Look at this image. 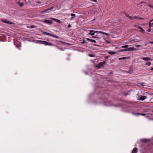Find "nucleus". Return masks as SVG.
<instances>
[{
	"label": "nucleus",
	"mask_w": 153,
	"mask_h": 153,
	"mask_svg": "<svg viewBox=\"0 0 153 153\" xmlns=\"http://www.w3.org/2000/svg\"><path fill=\"white\" fill-rule=\"evenodd\" d=\"M105 63V62H102L97 64L96 67L97 68H100L103 67V65Z\"/></svg>",
	"instance_id": "f257e3e1"
},
{
	"label": "nucleus",
	"mask_w": 153,
	"mask_h": 153,
	"mask_svg": "<svg viewBox=\"0 0 153 153\" xmlns=\"http://www.w3.org/2000/svg\"><path fill=\"white\" fill-rule=\"evenodd\" d=\"M1 21L4 23H6V24H13V23L7 20L6 19H2Z\"/></svg>",
	"instance_id": "f03ea898"
},
{
	"label": "nucleus",
	"mask_w": 153,
	"mask_h": 153,
	"mask_svg": "<svg viewBox=\"0 0 153 153\" xmlns=\"http://www.w3.org/2000/svg\"><path fill=\"white\" fill-rule=\"evenodd\" d=\"M134 27H135L137 28H139L140 29L141 32L143 33H144L145 32V30H144L142 27H141L137 25H134Z\"/></svg>",
	"instance_id": "7ed1b4c3"
},
{
	"label": "nucleus",
	"mask_w": 153,
	"mask_h": 153,
	"mask_svg": "<svg viewBox=\"0 0 153 153\" xmlns=\"http://www.w3.org/2000/svg\"><path fill=\"white\" fill-rule=\"evenodd\" d=\"M140 141L141 142H142L146 143H149L150 142L149 140L148 139L145 138H144L142 139Z\"/></svg>",
	"instance_id": "20e7f679"
},
{
	"label": "nucleus",
	"mask_w": 153,
	"mask_h": 153,
	"mask_svg": "<svg viewBox=\"0 0 153 153\" xmlns=\"http://www.w3.org/2000/svg\"><path fill=\"white\" fill-rule=\"evenodd\" d=\"M39 43L40 44H44L45 45H47L48 42H47V41L42 40H39Z\"/></svg>",
	"instance_id": "39448f33"
},
{
	"label": "nucleus",
	"mask_w": 153,
	"mask_h": 153,
	"mask_svg": "<svg viewBox=\"0 0 153 153\" xmlns=\"http://www.w3.org/2000/svg\"><path fill=\"white\" fill-rule=\"evenodd\" d=\"M124 13L125 14V15L126 17L128 18L129 19H131V20H133L134 19V16L132 17V16H129V15L127 14L126 13H125V12H124Z\"/></svg>",
	"instance_id": "423d86ee"
},
{
	"label": "nucleus",
	"mask_w": 153,
	"mask_h": 153,
	"mask_svg": "<svg viewBox=\"0 0 153 153\" xmlns=\"http://www.w3.org/2000/svg\"><path fill=\"white\" fill-rule=\"evenodd\" d=\"M44 22L49 24H53V22L52 21H50L49 20H45Z\"/></svg>",
	"instance_id": "0eeeda50"
},
{
	"label": "nucleus",
	"mask_w": 153,
	"mask_h": 153,
	"mask_svg": "<svg viewBox=\"0 0 153 153\" xmlns=\"http://www.w3.org/2000/svg\"><path fill=\"white\" fill-rule=\"evenodd\" d=\"M110 101H104V104L106 106H109L110 105Z\"/></svg>",
	"instance_id": "6e6552de"
},
{
	"label": "nucleus",
	"mask_w": 153,
	"mask_h": 153,
	"mask_svg": "<svg viewBox=\"0 0 153 153\" xmlns=\"http://www.w3.org/2000/svg\"><path fill=\"white\" fill-rule=\"evenodd\" d=\"M147 98V97L146 96H141V97H140L139 98V100H144L145 99H146Z\"/></svg>",
	"instance_id": "1a4fd4ad"
},
{
	"label": "nucleus",
	"mask_w": 153,
	"mask_h": 153,
	"mask_svg": "<svg viewBox=\"0 0 153 153\" xmlns=\"http://www.w3.org/2000/svg\"><path fill=\"white\" fill-rule=\"evenodd\" d=\"M108 97V95L107 94H104L101 98L103 100L106 99Z\"/></svg>",
	"instance_id": "9d476101"
},
{
	"label": "nucleus",
	"mask_w": 153,
	"mask_h": 153,
	"mask_svg": "<svg viewBox=\"0 0 153 153\" xmlns=\"http://www.w3.org/2000/svg\"><path fill=\"white\" fill-rule=\"evenodd\" d=\"M90 32L88 34V35H91V36H93L94 35L95 33L94 32V30H91L90 31Z\"/></svg>",
	"instance_id": "9b49d317"
},
{
	"label": "nucleus",
	"mask_w": 153,
	"mask_h": 153,
	"mask_svg": "<svg viewBox=\"0 0 153 153\" xmlns=\"http://www.w3.org/2000/svg\"><path fill=\"white\" fill-rule=\"evenodd\" d=\"M137 149L136 147L134 148L132 151V153H137Z\"/></svg>",
	"instance_id": "f8f14e48"
},
{
	"label": "nucleus",
	"mask_w": 153,
	"mask_h": 153,
	"mask_svg": "<svg viewBox=\"0 0 153 153\" xmlns=\"http://www.w3.org/2000/svg\"><path fill=\"white\" fill-rule=\"evenodd\" d=\"M53 8V7H51L50 8H48L46 10H44L43 11H42L41 12V13H44L46 12H47L48 11H49V10H51V9H52Z\"/></svg>",
	"instance_id": "ddd939ff"
},
{
	"label": "nucleus",
	"mask_w": 153,
	"mask_h": 153,
	"mask_svg": "<svg viewBox=\"0 0 153 153\" xmlns=\"http://www.w3.org/2000/svg\"><path fill=\"white\" fill-rule=\"evenodd\" d=\"M53 8V7H51L50 8H48L46 10H44L43 11H42L41 12V13H44L46 12H47L48 11H49V10H51V9H52Z\"/></svg>",
	"instance_id": "4468645a"
},
{
	"label": "nucleus",
	"mask_w": 153,
	"mask_h": 153,
	"mask_svg": "<svg viewBox=\"0 0 153 153\" xmlns=\"http://www.w3.org/2000/svg\"><path fill=\"white\" fill-rule=\"evenodd\" d=\"M98 33H102L103 34H105V35H107V36H108L109 35V34L108 33H105L104 32L98 31Z\"/></svg>",
	"instance_id": "2eb2a0df"
},
{
	"label": "nucleus",
	"mask_w": 153,
	"mask_h": 153,
	"mask_svg": "<svg viewBox=\"0 0 153 153\" xmlns=\"http://www.w3.org/2000/svg\"><path fill=\"white\" fill-rule=\"evenodd\" d=\"M108 53L112 55L117 53V52H116L111 51L108 52Z\"/></svg>",
	"instance_id": "dca6fc26"
},
{
	"label": "nucleus",
	"mask_w": 153,
	"mask_h": 153,
	"mask_svg": "<svg viewBox=\"0 0 153 153\" xmlns=\"http://www.w3.org/2000/svg\"><path fill=\"white\" fill-rule=\"evenodd\" d=\"M132 114L133 115L138 116L139 115H140V113H135V112H132Z\"/></svg>",
	"instance_id": "f3484780"
},
{
	"label": "nucleus",
	"mask_w": 153,
	"mask_h": 153,
	"mask_svg": "<svg viewBox=\"0 0 153 153\" xmlns=\"http://www.w3.org/2000/svg\"><path fill=\"white\" fill-rule=\"evenodd\" d=\"M142 59L146 61H148L150 60V58L149 57H143Z\"/></svg>",
	"instance_id": "a211bd4d"
},
{
	"label": "nucleus",
	"mask_w": 153,
	"mask_h": 153,
	"mask_svg": "<svg viewBox=\"0 0 153 153\" xmlns=\"http://www.w3.org/2000/svg\"><path fill=\"white\" fill-rule=\"evenodd\" d=\"M18 4H19V6L21 7H22L24 5V3L22 2L21 3H20V1L18 2Z\"/></svg>",
	"instance_id": "6ab92c4d"
},
{
	"label": "nucleus",
	"mask_w": 153,
	"mask_h": 153,
	"mask_svg": "<svg viewBox=\"0 0 153 153\" xmlns=\"http://www.w3.org/2000/svg\"><path fill=\"white\" fill-rule=\"evenodd\" d=\"M55 46L57 47L59 49L61 50V51H63L64 50V49L62 48H61L60 47L58 46L57 45H55Z\"/></svg>",
	"instance_id": "aec40b11"
},
{
	"label": "nucleus",
	"mask_w": 153,
	"mask_h": 153,
	"mask_svg": "<svg viewBox=\"0 0 153 153\" xmlns=\"http://www.w3.org/2000/svg\"><path fill=\"white\" fill-rule=\"evenodd\" d=\"M133 47L127 48V51H133Z\"/></svg>",
	"instance_id": "412c9836"
},
{
	"label": "nucleus",
	"mask_w": 153,
	"mask_h": 153,
	"mask_svg": "<svg viewBox=\"0 0 153 153\" xmlns=\"http://www.w3.org/2000/svg\"><path fill=\"white\" fill-rule=\"evenodd\" d=\"M47 45L51 46H55V45H54L53 44L48 42V43Z\"/></svg>",
	"instance_id": "4be33fe9"
},
{
	"label": "nucleus",
	"mask_w": 153,
	"mask_h": 153,
	"mask_svg": "<svg viewBox=\"0 0 153 153\" xmlns=\"http://www.w3.org/2000/svg\"><path fill=\"white\" fill-rule=\"evenodd\" d=\"M127 58V57H122V58H119V60H121L126 59Z\"/></svg>",
	"instance_id": "5701e85b"
},
{
	"label": "nucleus",
	"mask_w": 153,
	"mask_h": 153,
	"mask_svg": "<svg viewBox=\"0 0 153 153\" xmlns=\"http://www.w3.org/2000/svg\"><path fill=\"white\" fill-rule=\"evenodd\" d=\"M152 22H151V21L150 22H149V28H151V26L153 25V23H151Z\"/></svg>",
	"instance_id": "b1692460"
},
{
	"label": "nucleus",
	"mask_w": 153,
	"mask_h": 153,
	"mask_svg": "<svg viewBox=\"0 0 153 153\" xmlns=\"http://www.w3.org/2000/svg\"><path fill=\"white\" fill-rule=\"evenodd\" d=\"M127 51V48L121 49L120 51H118V52H120V51Z\"/></svg>",
	"instance_id": "393cba45"
},
{
	"label": "nucleus",
	"mask_w": 153,
	"mask_h": 153,
	"mask_svg": "<svg viewBox=\"0 0 153 153\" xmlns=\"http://www.w3.org/2000/svg\"><path fill=\"white\" fill-rule=\"evenodd\" d=\"M71 16H72L73 18H74L76 17V15L74 13H71Z\"/></svg>",
	"instance_id": "a878e982"
},
{
	"label": "nucleus",
	"mask_w": 153,
	"mask_h": 153,
	"mask_svg": "<svg viewBox=\"0 0 153 153\" xmlns=\"http://www.w3.org/2000/svg\"><path fill=\"white\" fill-rule=\"evenodd\" d=\"M55 21H56L57 22L59 23H61V22L60 20H58L57 19H56Z\"/></svg>",
	"instance_id": "bb28decb"
},
{
	"label": "nucleus",
	"mask_w": 153,
	"mask_h": 153,
	"mask_svg": "<svg viewBox=\"0 0 153 153\" xmlns=\"http://www.w3.org/2000/svg\"><path fill=\"white\" fill-rule=\"evenodd\" d=\"M151 62H147L146 64V65H147L148 66H150L151 65Z\"/></svg>",
	"instance_id": "cd10ccee"
},
{
	"label": "nucleus",
	"mask_w": 153,
	"mask_h": 153,
	"mask_svg": "<svg viewBox=\"0 0 153 153\" xmlns=\"http://www.w3.org/2000/svg\"><path fill=\"white\" fill-rule=\"evenodd\" d=\"M147 5L148 6H149L150 8H152L153 9V6L152 5L150 4H148Z\"/></svg>",
	"instance_id": "c85d7f7f"
},
{
	"label": "nucleus",
	"mask_w": 153,
	"mask_h": 153,
	"mask_svg": "<svg viewBox=\"0 0 153 153\" xmlns=\"http://www.w3.org/2000/svg\"><path fill=\"white\" fill-rule=\"evenodd\" d=\"M42 33L43 34H46V35H48L49 33H47V32H44V31H43L42 32Z\"/></svg>",
	"instance_id": "c756f323"
},
{
	"label": "nucleus",
	"mask_w": 153,
	"mask_h": 153,
	"mask_svg": "<svg viewBox=\"0 0 153 153\" xmlns=\"http://www.w3.org/2000/svg\"><path fill=\"white\" fill-rule=\"evenodd\" d=\"M88 55L91 57H94L95 56V55L92 54H88Z\"/></svg>",
	"instance_id": "7c9ffc66"
},
{
	"label": "nucleus",
	"mask_w": 153,
	"mask_h": 153,
	"mask_svg": "<svg viewBox=\"0 0 153 153\" xmlns=\"http://www.w3.org/2000/svg\"><path fill=\"white\" fill-rule=\"evenodd\" d=\"M128 45H126L124 46H122V48H128Z\"/></svg>",
	"instance_id": "2f4dec72"
},
{
	"label": "nucleus",
	"mask_w": 153,
	"mask_h": 153,
	"mask_svg": "<svg viewBox=\"0 0 153 153\" xmlns=\"http://www.w3.org/2000/svg\"><path fill=\"white\" fill-rule=\"evenodd\" d=\"M87 43V42H85V40H83L82 41V42H81V44H84V43Z\"/></svg>",
	"instance_id": "473e14b6"
},
{
	"label": "nucleus",
	"mask_w": 153,
	"mask_h": 153,
	"mask_svg": "<svg viewBox=\"0 0 153 153\" xmlns=\"http://www.w3.org/2000/svg\"><path fill=\"white\" fill-rule=\"evenodd\" d=\"M91 42H94V43H96L97 42V41L96 40H94V39H91Z\"/></svg>",
	"instance_id": "72a5a7b5"
},
{
	"label": "nucleus",
	"mask_w": 153,
	"mask_h": 153,
	"mask_svg": "<svg viewBox=\"0 0 153 153\" xmlns=\"http://www.w3.org/2000/svg\"><path fill=\"white\" fill-rule=\"evenodd\" d=\"M133 72V71L132 70H130L128 71V73H130V74L132 73Z\"/></svg>",
	"instance_id": "f704fd0d"
},
{
	"label": "nucleus",
	"mask_w": 153,
	"mask_h": 153,
	"mask_svg": "<svg viewBox=\"0 0 153 153\" xmlns=\"http://www.w3.org/2000/svg\"><path fill=\"white\" fill-rule=\"evenodd\" d=\"M129 92H125L124 93V94L125 95V96H127L128 94V93Z\"/></svg>",
	"instance_id": "c9c22d12"
},
{
	"label": "nucleus",
	"mask_w": 153,
	"mask_h": 153,
	"mask_svg": "<svg viewBox=\"0 0 153 153\" xmlns=\"http://www.w3.org/2000/svg\"><path fill=\"white\" fill-rule=\"evenodd\" d=\"M53 37H55V38H57V39H59V37L57 36H56V35H53Z\"/></svg>",
	"instance_id": "e433bc0d"
},
{
	"label": "nucleus",
	"mask_w": 153,
	"mask_h": 153,
	"mask_svg": "<svg viewBox=\"0 0 153 153\" xmlns=\"http://www.w3.org/2000/svg\"><path fill=\"white\" fill-rule=\"evenodd\" d=\"M137 50V48L133 47V51H136Z\"/></svg>",
	"instance_id": "4c0bfd02"
},
{
	"label": "nucleus",
	"mask_w": 153,
	"mask_h": 153,
	"mask_svg": "<svg viewBox=\"0 0 153 153\" xmlns=\"http://www.w3.org/2000/svg\"><path fill=\"white\" fill-rule=\"evenodd\" d=\"M146 114L145 113H140V115L144 116Z\"/></svg>",
	"instance_id": "58836bf2"
},
{
	"label": "nucleus",
	"mask_w": 153,
	"mask_h": 153,
	"mask_svg": "<svg viewBox=\"0 0 153 153\" xmlns=\"http://www.w3.org/2000/svg\"><path fill=\"white\" fill-rule=\"evenodd\" d=\"M48 35L50 36H52V37H53V35L52 34H51L50 33H49Z\"/></svg>",
	"instance_id": "ea45409f"
},
{
	"label": "nucleus",
	"mask_w": 153,
	"mask_h": 153,
	"mask_svg": "<svg viewBox=\"0 0 153 153\" xmlns=\"http://www.w3.org/2000/svg\"><path fill=\"white\" fill-rule=\"evenodd\" d=\"M59 42H61V43H63L64 44H65L66 43L65 42H62V41H59Z\"/></svg>",
	"instance_id": "a19ab883"
},
{
	"label": "nucleus",
	"mask_w": 153,
	"mask_h": 153,
	"mask_svg": "<svg viewBox=\"0 0 153 153\" xmlns=\"http://www.w3.org/2000/svg\"><path fill=\"white\" fill-rule=\"evenodd\" d=\"M135 46H136L137 47H140L141 46V45H135Z\"/></svg>",
	"instance_id": "79ce46f5"
},
{
	"label": "nucleus",
	"mask_w": 153,
	"mask_h": 153,
	"mask_svg": "<svg viewBox=\"0 0 153 153\" xmlns=\"http://www.w3.org/2000/svg\"><path fill=\"white\" fill-rule=\"evenodd\" d=\"M86 39L88 40V41H90L91 42V39L89 38H87Z\"/></svg>",
	"instance_id": "37998d69"
},
{
	"label": "nucleus",
	"mask_w": 153,
	"mask_h": 153,
	"mask_svg": "<svg viewBox=\"0 0 153 153\" xmlns=\"http://www.w3.org/2000/svg\"><path fill=\"white\" fill-rule=\"evenodd\" d=\"M86 39L88 40V41H90L91 42V39L89 38H87Z\"/></svg>",
	"instance_id": "c03bdc74"
},
{
	"label": "nucleus",
	"mask_w": 153,
	"mask_h": 153,
	"mask_svg": "<svg viewBox=\"0 0 153 153\" xmlns=\"http://www.w3.org/2000/svg\"><path fill=\"white\" fill-rule=\"evenodd\" d=\"M50 19H51L52 20H53L54 21H55V19H55L54 18H50Z\"/></svg>",
	"instance_id": "a18cd8bd"
},
{
	"label": "nucleus",
	"mask_w": 153,
	"mask_h": 153,
	"mask_svg": "<svg viewBox=\"0 0 153 153\" xmlns=\"http://www.w3.org/2000/svg\"><path fill=\"white\" fill-rule=\"evenodd\" d=\"M71 26L70 24H69V25H68V28H70V27H71Z\"/></svg>",
	"instance_id": "49530a36"
},
{
	"label": "nucleus",
	"mask_w": 153,
	"mask_h": 153,
	"mask_svg": "<svg viewBox=\"0 0 153 153\" xmlns=\"http://www.w3.org/2000/svg\"><path fill=\"white\" fill-rule=\"evenodd\" d=\"M151 28H149V29L148 30V31L149 32H150L151 31Z\"/></svg>",
	"instance_id": "de8ad7c7"
},
{
	"label": "nucleus",
	"mask_w": 153,
	"mask_h": 153,
	"mask_svg": "<svg viewBox=\"0 0 153 153\" xmlns=\"http://www.w3.org/2000/svg\"><path fill=\"white\" fill-rule=\"evenodd\" d=\"M134 19H138V17L137 16H134Z\"/></svg>",
	"instance_id": "09e8293b"
},
{
	"label": "nucleus",
	"mask_w": 153,
	"mask_h": 153,
	"mask_svg": "<svg viewBox=\"0 0 153 153\" xmlns=\"http://www.w3.org/2000/svg\"><path fill=\"white\" fill-rule=\"evenodd\" d=\"M105 42L108 43H110V42L109 41L107 40H106Z\"/></svg>",
	"instance_id": "8fccbe9b"
},
{
	"label": "nucleus",
	"mask_w": 153,
	"mask_h": 153,
	"mask_svg": "<svg viewBox=\"0 0 153 153\" xmlns=\"http://www.w3.org/2000/svg\"><path fill=\"white\" fill-rule=\"evenodd\" d=\"M94 33H98V31H94Z\"/></svg>",
	"instance_id": "3c124183"
},
{
	"label": "nucleus",
	"mask_w": 153,
	"mask_h": 153,
	"mask_svg": "<svg viewBox=\"0 0 153 153\" xmlns=\"http://www.w3.org/2000/svg\"><path fill=\"white\" fill-rule=\"evenodd\" d=\"M93 45L94 46H99V45H97V44H94Z\"/></svg>",
	"instance_id": "603ef678"
},
{
	"label": "nucleus",
	"mask_w": 153,
	"mask_h": 153,
	"mask_svg": "<svg viewBox=\"0 0 153 153\" xmlns=\"http://www.w3.org/2000/svg\"><path fill=\"white\" fill-rule=\"evenodd\" d=\"M146 3V2L145 1H141V4H142V3Z\"/></svg>",
	"instance_id": "864d4df0"
},
{
	"label": "nucleus",
	"mask_w": 153,
	"mask_h": 153,
	"mask_svg": "<svg viewBox=\"0 0 153 153\" xmlns=\"http://www.w3.org/2000/svg\"><path fill=\"white\" fill-rule=\"evenodd\" d=\"M149 43L150 44H153V42H149Z\"/></svg>",
	"instance_id": "5fc2aeb1"
},
{
	"label": "nucleus",
	"mask_w": 153,
	"mask_h": 153,
	"mask_svg": "<svg viewBox=\"0 0 153 153\" xmlns=\"http://www.w3.org/2000/svg\"><path fill=\"white\" fill-rule=\"evenodd\" d=\"M74 18H73V17H71V18L70 19V20H72Z\"/></svg>",
	"instance_id": "6e6d98bb"
},
{
	"label": "nucleus",
	"mask_w": 153,
	"mask_h": 153,
	"mask_svg": "<svg viewBox=\"0 0 153 153\" xmlns=\"http://www.w3.org/2000/svg\"><path fill=\"white\" fill-rule=\"evenodd\" d=\"M92 38H97V37H96L95 36H92Z\"/></svg>",
	"instance_id": "4d7b16f0"
},
{
	"label": "nucleus",
	"mask_w": 153,
	"mask_h": 153,
	"mask_svg": "<svg viewBox=\"0 0 153 153\" xmlns=\"http://www.w3.org/2000/svg\"><path fill=\"white\" fill-rule=\"evenodd\" d=\"M150 70H152V71H153V67L151 69H150Z\"/></svg>",
	"instance_id": "13d9d810"
},
{
	"label": "nucleus",
	"mask_w": 153,
	"mask_h": 153,
	"mask_svg": "<svg viewBox=\"0 0 153 153\" xmlns=\"http://www.w3.org/2000/svg\"><path fill=\"white\" fill-rule=\"evenodd\" d=\"M112 74V72H110L109 73V74Z\"/></svg>",
	"instance_id": "bf43d9fd"
},
{
	"label": "nucleus",
	"mask_w": 153,
	"mask_h": 153,
	"mask_svg": "<svg viewBox=\"0 0 153 153\" xmlns=\"http://www.w3.org/2000/svg\"><path fill=\"white\" fill-rule=\"evenodd\" d=\"M95 19V18H94L93 20H91V21H92V22H93V21H94Z\"/></svg>",
	"instance_id": "052dcab7"
},
{
	"label": "nucleus",
	"mask_w": 153,
	"mask_h": 153,
	"mask_svg": "<svg viewBox=\"0 0 153 153\" xmlns=\"http://www.w3.org/2000/svg\"><path fill=\"white\" fill-rule=\"evenodd\" d=\"M141 84L142 86H144V85H143V83H141Z\"/></svg>",
	"instance_id": "680f3d73"
},
{
	"label": "nucleus",
	"mask_w": 153,
	"mask_h": 153,
	"mask_svg": "<svg viewBox=\"0 0 153 153\" xmlns=\"http://www.w3.org/2000/svg\"><path fill=\"white\" fill-rule=\"evenodd\" d=\"M152 21H153V19L151 20V22H152Z\"/></svg>",
	"instance_id": "e2e57ef3"
},
{
	"label": "nucleus",
	"mask_w": 153,
	"mask_h": 153,
	"mask_svg": "<svg viewBox=\"0 0 153 153\" xmlns=\"http://www.w3.org/2000/svg\"><path fill=\"white\" fill-rule=\"evenodd\" d=\"M97 36V35H96V36H96H96Z\"/></svg>",
	"instance_id": "0e129e2a"
},
{
	"label": "nucleus",
	"mask_w": 153,
	"mask_h": 153,
	"mask_svg": "<svg viewBox=\"0 0 153 153\" xmlns=\"http://www.w3.org/2000/svg\"><path fill=\"white\" fill-rule=\"evenodd\" d=\"M97 36V35H96V36H96H96Z\"/></svg>",
	"instance_id": "69168bd1"
},
{
	"label": "nucleus",
	"mask_w": 153,
	"mask_h": 153,
	"mask_svg": "<svg viewBox=\"0 0 153 153\" xmlns=\"http://www.w3.org/2000/svg\"><path fill=\"white\" fill-rule=\"evenodd\" d=\"M141 19V18H139V19Z\"/></svg>",
	"instance_id": "338daca9"
},
{
	"label": "nucleus",
	"mask_w": 153,
	"mask_h": 153,
	"mask_svg": "<svg viewBox=\"0 0 153 153\" xmlns=\"http://www.w3.org/2000/svg\"><path fill=\"white\" fill-rule=\"evenodd\" d=\"M152 94H153V93Z\"/></svg>",
	"instance_id": "774afa93"
}]
</instances>
